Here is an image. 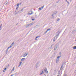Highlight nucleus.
Wrapping results in <instances>:
<instances>
[{
  "instance_id": "nucleus-32",
  "label": "nucleus",
  "mask_w": 76,
  "mask_h": 76,
  "mask_svg": "<svg viewBox=\"0 0 76 76\" xmlns=\"http://www.w3.org/2000/svg\"><path fill=\"white\" fill-rule=\"evenodd\" d=\"M59 59H57V60H56V63H57V62H58V61Z\"/></svg>"
},
{
  "instance_id": "nucleus-4",
  "label": "nucleus",
  "mask_w": 76,
  "mask_h": 76,
  "mask_svg": "<svg viewBox=\"0 0 76 76\" xmlns=\"http://www.w3.org/2000/svg\"><path fill=\"white\" fill-rule=\"evenodd\" d=\"M61 31V30H59L58 31L57 33V34L56 35L57 36L59 37V34H60V32Z\"/></svg>"
},
{
  "instance_id": "nucleus-33",
  "label": "nucleus",
  "mask_w": 76,
  "mask_h": 76,
  "mask_svg": "<svg viewBox=\"0 0 76 76\" xmlns=\"http://www.w3.org/2000/svg\"><path fill=\"white\" fill-rule=\"evenodd\" d=\"M36 38H39V36H37Z\"/></svg>"
},
{
  "instance_id": "nucleus-50",
  "label": "nucleus",
  "mask_w": 76,
  "mask_h": 76,
  "mask_svg": "<svg viewBox=\"0 0 76 76\" xmlns=\"http://www.w3.org/2000/svg\"><path fill=\"white\" fill-rule=\"evenodd\" d=\"M13 76V75H11V76Z\"/></svg>"
},
{
  "instance_id": "nucleus-22",
  "label": "nucleus",
  "mask_w": 76,
  "mask_h": 76,
  "mask_svg": "<svg viewBox=\"0 0 76 76\" xmlns=\"http://www.w3.org/2000/svg\"><path fill=\"white\" fill-rule=\"evenodd\" d=\"M13 69L11 71H12V72L14 71V70H15V67H13Z\"/></svg>"
},
{
  "instance_id": "nucleus-35",
  "label": "nucleus",
  "mask_w": 76,
  "mask_h": 76,
  "mask_svg": "<svg viewBox=\"0 0 76 76\" xmlns=\"http://www.w3.org/2000/svg\"><path fill=\"white\" fill-rule=\"evenodd\" d=\"M39 10H42V9H41V8H39Z\"/></svg>"
},
{
  "instance_id": "nucleus-23",
  "label": "nucleus",
  "mask_w": 76,
  "mask_h": 76,
  "mask_svg": "<svg viewBox=\"0 0 76 76\" xmlns=\"http://www.w3.org/2000/svg\"><path fill=\"white\" fill-rule=\"evenodd\" d=\"M36 13H37V12H36L35 14V18H37V14H36Z\"/></svg>"
},
{
  "instance_id": "nucleus-28",
  "label": "nucleus",
  "mask_w": 76,
  "mask_h": 76,
  "mask_svg": "<svg viewBox=\"0 0 76 76\" xmlns=\"http://www.w3.org/2000/svg\"><path fill=\"white\" fill-rule=\"evenodd\" d=\"M64 63H63L62 64V66L63 67V66H64Z\"/></svg>"
},
{
  "instance_id": "nucleus-29",
  "label": "nucleus",
  "mask_w": 76,
  "mask_h": 76,
  "mask_svg": "<svg viewBox=\"0 0 76 76\" xmlns=\"http://www.w3.org/2000/svg\"><path fill=\"white\" fill-rule=\"evenodd\" d=\"M18 4V5H20L22 4H21V3H19L18 4Z\"/></svg>"
},
{
  "instance_id": "nucleus-44",
  "label": "nucleus",
  "mask_w": 76,
  "mask_h": 76,
  "mask_svg": "<svg viewBox=\"0 0 76 76\" xmlns=\"http://www.w3.org/2000/svg\"><path fill=\"white\" fill-rule=\"evenodd\" d=\"M54 18V16H53L52 18Z\"/></svg>"
},
{
  "instance_id": "nucleus-48",
  "label": "nucleus",
  "mask_w": 76,
  "mask_h": 76,
  "mask_svg": "<svg viewBox=\"0 0 76 76\" xmlns=\"http://www.w3.org/2000/svg\"><path fill=\"white\" fill-rule=\"evenodd\" d=\"M9 65H10L9 64H8V66H9Z\"/></svg>"
},
{
  "instance_id": "nucleus-9",
  "label": "nucleus",
  "mask_w": 76,
  "mask_h": 76,
  "mask_svg": "<svg viewBox=\"0 0 76 76\" xmlns=\"http://www.w3.org/2000/svg\"><path fill=\"white\" fill-rule=\"evenodd\" d=\"M44 70L45 71V72L47 73H48V71H47V68H45V69H44Z\"/></svg>"
},
{
  "instance_id": "nucleus-53",
  "label": "nucleus",
  "mask_w": 76,
  "mask_h": 76,
  "mask_svg": "<svg viewBox=\"0 0 76 76\" xmlns=\"http://www.w3.org/2000/svg\"><path fill=\"white\" fill-rule=\"evenodd\" d=\"M66 75H65L64 76H66Z\"/></svg>"
},
{
  "instance_id": "nucleus-55",
  "label": "nucleus",
  "mask_w": 76,
  "mask_h": 76,
  "mask_svg": "<svg viewBox=\"0 0 76 76\" xmlns=\"http://www.w3.org/2000/svg\"><path fill=\"white\" fill-rule=\"evenodd\" d=\"M1 29H0V31H1Z\"/></svg>"
},
{
  "instance_id": "nucleus-7",
  "label": "nucleus",
  "mask_w": 76,
  "mask_h": 76,
  "mask_svg": "<svg viewBox=\"0 0 76 76\" xmlns=\"http://www.w3.org/2000/svg\"><path fill=\"white\" fill-rule=\"evenodd\" d=\"M32 13H33L32 11H30L28 13V15H31L32 14Z\"/></svg>"
},
{
  "instance_id": "nucleus-57",
  "label": "nucleus",
  "mask_w": 76,
  "mask_h": 76,
  "mask_svg": "<svg viewBox=\"0 0 76 76\" xmlns=\"http://www.w3.org/2000/svg\"><path fill=\"white\" fill-rule=\"evenodd\" d=\"M17 25H18V23H17Z\"/></svg>"
},
{
  "instance_id": "nucleus-1",
  "label": "nucleus",
  "mask_w": 76,
  "mask_h": 76,
  "mask_svg": "<svg viewBox=\"0 0 76 76\" xmlns=\"http://www.w3.org/2000/svg\"><path fill=\"white\" fill-rule=\"evenodd\" d=\"M58 47H59V45H58V43H57L54 47V51H56V50L57 49V48H58Z\"/></svg>"
},
{
  "instance_id": "nucleus-36",
  "label": "nucleus",
  "mask_w": 76,
  "mask_h": 76,
  "mask_svg": "<svg viewBox=\"0 0 76 76\" xmlns=\"http://www.w3.org/2000/svg\"><path fill=\"white\" fill-rule=\"evenodd\" d=\"M54 72H55V73H56V72H57V71H56V70H54Z\"/></svg>"
},
{
  "instance_id": "nucleus-46",
  "label": "nucleus",
  "mask_w": 76,
  "mask_h": 76,
  "mask_svg": "<svg viewBox=\"0 0 76 76\" xmlns=\"http://www.w3.org/2000/svg\"><path fill=\"white\" fill-rule=\"evenodd\" d=\"M58 74L59 75V74H60V73H59V72H58Z\"/></svg>"
},
{
  "instance_id": "nucleus-21",
  "label": "nucleus",
  "mask_w": 76,
  "mask_h": 76,
  "mask_svg": "<svg viewBox=\"0 0 76 76\" xmlns=\"http://www.w3.org/2000/svg\"><path fill=\"white\" fill-rule=\"evenodd\" d=\"M22 62H20V64L18 66V67H20V64H21V63H22Z\"/></svg>"
},
{
  "instance_id": "nucleus-3",
  "label": "nucleus",
  "mask_w": 76,
  "mask_h": 76,
  "mask_svg": "<svg viewBox=\"0 0 76 76\" xmlns=\"http://www.w3.org/2000/svg\"><path fill=\"white\" fill-rule=\"evenodd\" d=\"M28 54V53H25L24 54H23V57H25L27 56Z\"/></svg>"
},
{
  "instance_id": "nucleus-17",
  "label": "nucleus",
  "mask_w": 76,
  "mask_h": 76,
  "mask_svg": "<svg viewBox=\"0 0 76 76\" xmlns=\"http://www.w3.org/2000/svg\"><path fill=\"white\" fill-rule=\"evenodd\" d=\"M63 66H61L60 71H62V70H63Z\"/></svg>"
},
{
  "instance_id": "nucleus-27",
  "label": "nucleus",
  "mask_w": 76,
  "mask_h": 76,
  "mask_svg": "<svg viewBox=\"0 0 76 76\" xmlns=\"http://www.w3.org/2000/svg\"><path fill=\"white\" fill-rule=\"evenodd\" d=\"M57 13V11L55 12H54V14L55 15H56V13Z\"/></svg>"
},
{
  "instance_id": "nucleus-54",
  "label": "nucleus",
  "mask_w": 76,
  "mask_h": 76,
  "mask_svg": "<svg viewBox=\"0 0 76 76\" xmlns=\"http://www.w3.org/2000/svg\"><path fill=\"white\" fill-rule=\"evenodd\" d=\"M57 3H58V2H57Z\"/></svg>"
},
{
  "instance_id": "nucleus-10",
  "label": "nucleus",
  "mask_w": 76,
  "mask_h": 76,
  "mask_svg": "<svg viewBox=\"0 0 76 76\" xmlns=\"http://www.w3.org/2000/svg\"><path fill=\"white\" fill-rule=\"evenodd\" d=\"M50 30H51V29H48L44 33V34H45L48 31H50Z\"/></svg>"
},
{
  "instance_id": "nucleus-6",
  "label": "nucleus",
  "mask_w": 76,
  "mask_h": 76,
  "mask_svg": "<svg viewBox=\"0 0 76 76\" xmlns=\"http://www.w3.org/2000/svg\"><path fill=\"white\" fill-rule=\"evenodd\" d=\"M32 25H33V23H31L30 24H28L26 26V27L27 28V27H28V26H30Z\"/></svg>"
},
{
  "instance_id": "nucleus-37",
  "label": "nucleus",
  "mask_w": 76,
  "mask_h": 76,
  "mask_svg": "<svg viewBox=\"0 0 76 76\" xmlns=\"http://www.w3.org/2000/svg\"><path fill=\"white\" fill-rule=\"evenodd\" d=\"M35 40H37V38L36 37L35 38Z\"/></svg>"
},
{
  "instance_id": "nucleus-14",
  "label": "nucleus",
  "mask_w": 76,
  "mask_h": 76,
  "mask_svg": "<svg viewBox=\"0 0 76 76\" xmlns=\"http://www.w3.org/2000/svg\"><path fill=\"white\" fill-rule=\"evenodd\" d=\"M41 72H42L41 73H40L41 75L43 74V73H44V72L43 71H41Z\"/></svg>"
},
{
  "instance_id": "nucleus-49",
  "label": "nucleus",
  "mask_w": 76,
  "mask_h": 76,
  "mask_svg": "<svg viewBox=\"0 0 76 76\" xmlns=\"http://www.w3.org/2000/svg\"><path fill=\"white\" fill-rule=\"evenodd\" d=\"M66 2H67V1H68L67 0H66Z\"/></svg>"
},
{
  "instance_id": "nucleus-25",
  "label": "nucleus",
  "mask_w": 76,
  "mask_h": 76,
  "mask_svg": "<svg viewBox=\"0 0 76 76\" xmlns=\"http://www.w3.org/2000/svg\"><path fill=\"white\" fill-rule=\"evenodd\" d=\"M54 45V43L51 46V48H52V47H53V45Z\"/></svg>"
},
{
  "instance_id": "nucleus-8",
  "label": "nucleus",
  "mask_w": 76,
  "mask_h": 76,
  "mask_svg": "<svg viewBox=\"0 0 76 76\" xmlns=\"http://www.w3.org/2000/svg\"><path fill=\"white\" fill-rule=\"evenodd\" d=\"M72 32L73 34H75V33L76 32V29H75L74 30H73Z\"/></svg>"
},
{
  "instance_id": "nucleus-13",
  "label": "nucleus",
  "mask_w": 76,
  "mask_h": 76,
  "mask_svg": "<svg viewBox=\"0 0 76 76\" xmlns=\"http://www.w3.org/2000/svg\"><path fill=\"white\" fill-rule=\"evenodd\" d=\"M18 8H19V4H17V6L16 7V10H18Z\"/></svg>"
},
{
  "instance_id": "nucleus-31",
  "label": "nucleus",
  "mask_w": 76,
  "mask_h": 76,
  "mask_svg": "<svg viewBox=\"0 0 76 76\" xmlns=\"http://www.w3.org/2000/svg\"><path fill=\"white\" fill-rule=\"evenodd\" d=\"M60 20V18H58L57 19V21H59V20Z\"/></svg>"
},
{
  "instance_id": "nucleus-34",
  "label": "nucleus",
  "mask_w": 76,
  "mask_h": 76,
  "mask_svg": "<svg viewBox=\"0 0 76 76\" xmlns=\"http://www.w3.org/2000/svg\"><path fill=\"white\" fill-rule=\"evenodd\" d=\"M44 6H43L42 7H41V8H42V9H43V8H44Z\"/></svg>"
},
{
  "instance_id": "nucleus-18",
  "label": "nucleus",
  "mask_w": 76,
  "mask_h": 76,
  "mask_svg": "<svg viewBox=\"0 0 76 76\" xmlns=\"http://www.w3.org/2000/svg\"><path fill=\"white\" fill-rule=\"evenodd\" d=\"M73 47L72 48H73V49H74L75 50H76V46L73 47Z\"/></svg>"
},
{
  "instance_id": "nucleus-5",
  "label": "nucleus",
  "mask_w": 76,
  "mask_h": 76,
  "mask_svg": "<svg viewBox=\"0 0 76 76\" xmlns=\"http://www.w3.org/2000/svg\"><path fill=\"white\" fill-rule=\"evenodd\" d=\"M23 12V9H22L21 10H20L18 11V13H21V12Z\"/></svg>"
},
{
  "instance_id": "nucleus-43",
  "label": "nucleus",
  "mask_w": 76,
  "mask_h": 76,
  "mask_svg": "<svg viewBox=\"0 0 76 76\" xmlns=\"http://www.w3.org/2000/svg\"><path fill=\"white\" fill-rule=\"evenodd\" d=\"M67 3L68 4H69V2L67 1Z\"/></svg>"
},
{
  "instance_id": "nucleus-51",
  "label": "nucleus",
  "mask_w": 76,
  "mask_h": 76,
  "mask_svg": "<svg viewBox=\"0 0 76 76\" xmlns=\"http://www.w3.org/2000/svg\"><path fill=\"white\" fill-rule=\"evenodd\" d=\"M5 72V71H4H4H3V72Z\"/></svg>"
},
{
  "instance_id": "nucleus-16",
  "label": "nucleus",
  "mask_w": 76,
  "mask_h": 76,
  "mask_svg": "<svg viewBox=\"0 0 76 76\" xmlns=\"http://www.w3.org/2000/svg\"><path fill=\"white\" fill-rule=\"evenodd\" d=\"M25 58H22L21 59V61H24L25 60Z\"/></svg>"
},
{
  "instance_id": "nucleus-2",
  "label": "nucleus",
  "mask_w": 76,
  "mask_h": 76,
  "mask_svg": "<svg viewBox=\"0 0 76 76\" xmlns=\"http://www.w3.org/2000/svg\"><path fill=\"white\" fill-rule=\"evenodd\" d=\"M58 36H57V35H56L55 37H54V39H53V42H54L55 41H56V39H57V38H58Z\"/></svg>"
},
{
  "instance_id": "nucleus-20",
  "label": "nucleus",
  "mask_w": 76,
  "mask_h": 76,
  "mask_svg": "<svg viewBox=\"0 0 76 76\" xmlns=\"http://www.w3.org/2000/svg\"><path fill=\"white\" fill-rule=\"evenodd\" d=\"M31 20H35V18L34 17H33L32 18Z\"/></svg>"
},
{
  "instance_id": "nucleus-56",
  "label": "nucleus",
  "mask_w": 76,
  "mask_h": 76,
  "mask_svg": "<svg viewBox=\"0 0 76 76\" xmlns=\"http://www.w3.org/2000/svg\"><path fill=\"white\" fill-rule=\"evenodd\" d=\"M57 76H59V75H57Z\"/></svg>"
},
{
  "instance_id": "nucleus-38",
  "label": "nucleus",
  "mask_w": 76,
  "mask_h": 76,
  "mask_svg": "<svg viewBox=\"0 0 76 76\" xmlns=\"http://www.w3.org/2000/svg\"><path fill=\"white\" fill-rule=\"evenodd\" d=\"M53 15H54V14H52V16H53Z\"/></svg>"
},
{
  "instance_id": "nucleus-11",
  "label": "nucleus",
  "mask_w": 76,
  "mask_h": 76,
  "mask_svg": "<svg viewBox=\"0 0 76 76\" xmlns=\"http://www.w3.org/2000/svg\"><path fill=\"white\" fill-rule=\"evenodd\" d=\"M38 64H39V63H37L36 65V68H37L38 67Z\"/></svg>"
},
{
  "instance_id": "nucleus-24",
  "label": "nucleus",
  "mask_w": 76,
  "mask_h": 76,
  "mask_svg": "<svg viewBox=\"0 0 76 76\" xmlns=\"http://www.w3.org/2000/svg\"><path fill=\"white\" fill-rule=\"evenodd\" d=\"M11 46H10V47H9L8 48H7V50H8L10 48H11Z\"/></svg>"
},
{
  "instance_id": "nucleus-39",
  "label": "nucleus",
  "mask_w": 76,
  "mask_h": 76,
  "mask_svg": "<svg viewBox=\"0 0 76 76\" xmlns=\"http://www.w3.org/2000/svg\"><path fill=\"white\" fill-rule=\"evenodd\" d=\"M17 74V72H16L14 74V75H16Z\"/></svg>"
},
{
  "instance_id": "nucleus-40",
  "label": "nucleus",
  "mask_w": 76,
  "mask_h": 76,
  "mask_svg": "<svg viewBox=\"0 0 76 76\" xmlns=\"http://www.w3.org/2000/svg\"><path fill=\"white\" fill-rule=\"evenodd\" d=\"M60 42H60V41L59 42L58 44L60 43Z\"/></svg>"
},
{
  "instance_id": "nucleus-47",
  "label": "nucleus",
  "mask_w": 76,
  "mask_h": 76,
  "mask_svg": "<svg viewBox=\"0 0 76 76\" xmlns=\"http://www.w3.org/2000/svg\"><path fill=\"white\" fill-rule=\"evenodd\" d=\"M7 2L6 4H5V5H7Z\"/></svg>"
},
{
  "instance_id": "nucleus-15",
  "label": "nucleus",
  "mask_w": 76,
  "mask_h": 76,
  "mask_svg": "<svg viewBox=\"0 0 76 76\" xmlns=\"http://www.w3.org/2000/svg\"><path fill=\"white\" fill-rule=\"evenodd\" d=\"M15 43V42H13L12 43V44L11 45H10V46H11V47H12L13 45H14V43Z\"/></svg>"
},
{
  "instance_id": "nucleus-19",
  "label": "nucleus",
  "mask_w": 76,
  "mask_h": 76,
  "mask_svg": "<svg viewBox=\"0 0 76 76\" xmlns=\"http://www.w3.org/2000/svg\"><path fill=\"white\" fill-rule=\"evenodd\" d=\"M18 13H18V12H16L15 11V15H17V14H18Z\"/></svg>"
},
{
  "instance_id": "nucleus-26",
  "label": "nucleus",
  "mask_w": 76,
  "mask_h": 76,
  "mask_svg": "<svg viewBox=\"0 0 76 76\" xmlns=\"http://www.w3.org/2000/svg\"><path fill=\"white\" fill-rule=\"evenodd\" d=\"M7 52H8V50L7 49L6 51V54H7Z\"/></svg>"
},
{
  "instance_id": "nucleus-41",
  "label": "nucleus",
  "mask_w": 76,
  "mask_h": 76,
  "mask_svg": "<svg viewBox=\"0 0 76 76\" xmlns=\"http://www.w3.org/2000/svg\"><path fill=\"white\" fill-rule=\"evenodd\" d=\"M6 69H6V68H5L4 69V70H6Z\"/></svg>"
},
{
  "instance_id": "nucleus-30",
  "label": "nucleus",
  "mask_w": 76,
  "mask_h": 76,
  "mask_svg": "<svg viewBox=\"0 0 76 76\" xmlns=\"http://www.w3.org/2000/svg\"><path fill=\"white\" fill-rule=\"evenodd\" d=\"M2 24H1V25L0 26V28H1V27H2Z\"/></svg>"
},
{
  "instance_id": "nucleus-42",
  "label": "nucleus",
  "mask_w": 76,
  "mask_h": 76,
  "mask_svg": "<svg viewBox=\"0 0 76 76\" xmlns=\"http://www.w3.org/2000/svg\"><path fill=\"white\" fill-rule=\"evenodd\" d=\"M12 72H13V71L11 70V72H10L11 73H12Z\"/></svg>"
},
{
  "instance_id": "nucleus-45",
  "label": "nucleus",
  "mask_w": 76,
  "mask_h": 76,
  "mask_svg": "<svg viewBox=\"0 0 76 76\" xmlns=\"http://www.w3.org/2000/svg\"><path fill=\"white\" fill-rule=\"evenodd\" d=\"M15 75V74H13L12 75V76H14V75Z\"/></svg>"
},
{
  "instance_id": "nucleus-52",
  "label": "nucleus",
  "mask_w": 76,
  "mask_h": 76,
  "mask_svg": "<svg viewBox=\"0 0 76 76\" xmlns=\"http://www.w3.org/2000/svg\"><path fill=\"white\" fill-rule=\"evenodd\" d=\"M6 68L7 69L8 68H7V67L6 66Z\"/></svg>"
},
{
  "instance_id": "nucleus-12",
  "label": "nucleus",
  "mask_w": 76,
  "mask_h": 76,
  "mask_svg": "<svg viewBox=\"0 0 76 76\" xmlns=\"http://www.w3.org/2000/svg\"><path fill=\"white\" fill-rule=\"evenodd\" d=\"M59 56H58L57 57V58H60V57H61V53H59Z\"/></svg>"
}]
</instances>
